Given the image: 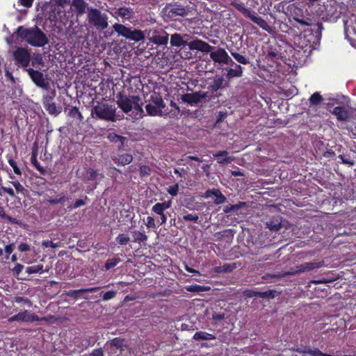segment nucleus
Returning a JSON list of instances; mask_svg holds the SVG:
<instances>
[{
  "instance_id": "f257e3e1",
  "label": "nucleus",
  "mask_w": 356,
  "mask_h": 356,
  "mask_svg": "<svg viewBox=\"0 0 356 356\" xmlns=\"http://www.w3.org/2000/svg\"><path fill=\"white\" fill-rule=\"evenodd\" d=\"M17 38L35 47H42L49 43V39L38 26L31 28L19 26L15 31Z\"/></svg>"
},
{
  "instance_id": "f03ea898",
  "label": "nucleus",
  "mask_w": 356,
  "mask_h": 356,
  "mask_svg": "<svg viewBox=\"0 0 356 356\" xmlns=\"http://www.w3.org/2000/svg\"><path fill=\"white\" fill-rule=\"evenodd\" d=\"M87 19L89 25L98 31H104L108 26V15L97 8H88Z\"/></svg>"
},
{
  "instance_id": "7ed1b4c3",
  "label": "nucleus",
  "mask_w": 356,
  "mask_h": 356,
  "mask_svg": "<svg viewBox=\"0 0 356 356\" xmlns=\"http://www.w3.org/2000/svg\"><path fill=\"white\" fill-rule=\"evenodd\" d=\"M161 13L164 21L167 22L180 21L181 18L186 17L188 14L184 6L177 3L167 4L162 9Z\"/></svg>"
},
{
  "instance_id": "20e7f679",
  "label": "nucleus",
  "mask_w": 356,
  "mask_h": 356,
  "mask_svg": "<svg viewBox=\"0 0 356 356\" xmlns=\"http://www.w3.org/2000/svg\"><path fill=\"white\" fill-rule=\"evenodd\" d=\"M92 114L95 115V118L99 120L108 122H115L116 120L115 106L106 102H98L97 104L92 107Z\"/></svg>"
},
{
  "instance_id": "39448f33",
  "label": "nucleus",
  "mask_w": 356,
  "mask_h": 356,
  "mask_svg": "<svg viewBox=\"0 0 356 356\" xmlns=\"http://www.w3.org/2000/svg\"><path fill=\"white\" fill-rule=\"evenodd\" d=\"M147 103L145 110L147 115L151 116H161L165 104L159 92H152L149 99L145 100Z\"/></svg>"
},
{
  "instance_id": "423d86ee",
  "label": "nucleus",
  "mask_w": 356,
  "mask_h": 356,
  "mask_svg": "<svg viewBox=\"0 0 356 356\" xmlns=\"http://www.w3.org/2000/svg\"><path fill=\"white\" fill-rule=\"evenodd\" d=\"M232 6L238 11L243 14L244 17L250 19L251 21L257 24L263 30L269 31V30L270 29V26L268 24L265 19L257 15V14L254 12H252L249 8H245L242 3L234 2L232 3Z\"/></svg>"
},
{
  "instance_id": "0eeeda50",
  "label": "nucleus",
  "mask_w": 356,
  "mask_h": 356,
  "mask_svg": "<svg viewBox=\"0 0 356 356\" xmlns=\"http://www.w3.org/2000/svg\"><path fill=\"white\" fill-rule=\"evenodd\" d=\"M116 99L118 107L124 113H128L133 109L135 100H138V95H127L122 92H118L116 95Z\"/></svg>"
},
{
  "instance_id": "6e6552de",
  "label": "nucleus",
  "mask_w": 356,
  "mask_h": 356,
  "mask_svg": "<svg viewBox=\"0 0 356 356\" xmlns=\"http://www.w3.org/2000/svg\"><path fill=\"white\" fill-rule=\"evenodd\" d=\"M26 71L35 86L47 90L50 89V84L49 81L45 79L42 72L33 68H28Z\"/></svg>"
},
{
  "instance_id": "1a4fd4ad",
  "label": "nucleus",
  "mask_w": 356,
  "mask_h": 356,
  "mask_svg": "<svg viewBox=\"0 0 356 356\" xmlns=\"http://www.w3.org/2000/svg\"><path fill=\"white\" fill-rule=\"evenodd\" d=\"M16 63L27 67L31 62V54L27 48L17 47L13 53Z\"/></svg>"
},
{
  "instance_id": "9d476101",
  "label": "nucleus",
  "mask_w": 356,
  "mask_h": 356,
  "mask_svg": "<svg viewBox=\"0 0 356 356\" xmlns=\"http://www.w3.org/2000/svg\"><path fill=\"white\" fill-rule=\"evenodd\" d=\"M148 39L158 45H165L168 41V34L162 29L149 30Z\"/></svg>"
},
{
  "instance_id": "9b49d317",
  "label": "nucleus",
  "mask_w": 356,
  "mask_h": 356,
  "mask_svg": "<svg viewBox=\"0 0 356 356\" xmlns=\"http://www.w3.org/2000/svg\"><path fill=\"white\" fill-rule=\"evenodd\" d=\"M45 197L47 202L51 205H64L66 202H69L70 200V197L65 193H56L54 190H49L45 195Z\"/></svg>"
},
{
  "instance_id": "f8f14e48",
  "label": "nucleus",
  "mask_w": 356,
  "mask_h": 356,
  "mask_svg": "<svg viewBox=\"0 0 356 356\" xmlns=\"http://www.w3.org/2000/svg\"><path fill=\"white\" fill-rule=\"evenodd\" d=\"M208 97L207 92L197 91L192 93H186L181 95V100L191 106L197 105L201 103L202 99Z\"/></svg>"
},
{
  "instance_id": "ddd939ff",
  "label": "nucleus",
  "mask_w": 356,
  "mask_h": 356,
  "mask_svg": "<svg viewBox=\"0 0 356 356\" xmlns=\"http://www.w3.org/2000/svg\"><path fill=\"white\" fill-rule=\"evenodd\" d=\"M8 321L32 323L35 321H39V316L35 313H31L27 310H24L10 317Z\"/></svg>"
},
{
  "instance_id": "4468645a",
  "label": "nucleus",
  "mask_w": 356,
  "mask_h": 356,
  "mask_svg": "<svg viewBox=\"0 0 356 356\" xmlns=\"http://www.w3.org/2000/svg\"><path fill=\"white\" fill-rule=\"evenodd\" d=\"M124 339L121 337H115L111 340L110 341H107L104 345V348L108 351V354L114 355L118 353V350H120L121 353L124 350Z\"/></svg>"
},
{
  "instance_id": "2eb2a0df",
  "label": "nucleus",
  "mask_w": 356,
  "mask_h": 356,
  "mask_svg": "<svg viewBox=\"0 0 356 356\" xmlns=\"http://www.w3.org/2000/svg\"><path fill=\"white\" fill-rule=\"evenodd\" d=\"M210 58L213 61L218 63L234 64V61L229 56L227 51L222 48H218L216 51H210Z\"/></svg>"
},
{
  "instance_id": "dca6fc26",
  "label": "nucleus",
  "mask_w": 356,
  "mask_h": 356,
  "mask_svg": "<svg viewBox=\"0 0 356 356\" xmlns=\"http://www.w3.org/2000/svg\"><path fill=\"white\" fill-rule=\"evenodd\" d=\"M324 266V261L318 262H305L300 265L296 266V270L286 273L287 275H294L297 273H303L305 271H309L314 269L320 268Z\"/></svg>"
},
{
  "instance_id": "f3484780",
  "label": "nucleus",
  "mask_w": 356,
  "mask_h": 356,
  "mask_svg": "<svg viewBox=\"0 0 356 356\" xmlns=\"http://www.w3.org/2000/svg\"><path fill=\"white\" fill-rule=\"evenodd\" d=\"M188 47L191 50H197L203 53H209L215 47L200 39H195L188 42Z\"/></svg>"
},
{
  "instance_id": "a211bd4d",
  "label": "nucleus",
  "mask_w": 356,
  "mask_h": 356,
  "mask_svg": "<svg viewBox=\"0 0 356 356\" xmlns=\"http://www.w3.org/2000/svg\"><path fill=\"white\" fill-rule=\"evenodd\" d=\"M115 15H118L124 20L131 21L135 17L134 8L127 6H121L115 11Z\"/></svg>"
},
{
  "instance_id": "6ab92c4d",
  "label": "nucleus",
  "mask_w": 356,
  "mask_h": 356,
  "mask_svg": "<svg viewBox=\"0 0 356 356\" xmlns=\"http://www.w3.org/2000/svg\"><path fill=\"white\" fill-rule=\"evenodd\" d=\"M212 195L216 197V200H214V203L216 204H220L225 202L226 201V197L219 189L213 188L206 191L204 193V197L209 198Z\"/></svg>"
},
{
  "instance_id": "aec40b11",
  "label": "nucleus",
  "mask_w": 356,
  "mask_h": 356,
  "mask_svg": "<svg viewBox=\"0 0 356 356\" xmlns=\"http://www.w3.org/2000/svg\"><path fill=\"white\" fill-rule=\"evenodd\" d=\"M17 249L22 253L24 252V254L19 256L21 257L22 261L26 264H31L32 262V259L29 256V254L27 253L31 250V245L26 243H20L17 246Z\"/></svg>"
},
{
  "instance_id": "412c9836",
  "label": "nucleus",
  "mask_w": 356,
  "mask_h": 356,
  "mask_svg": "<svg viewBox=\"0 0 356 356\" xmlns=\"http://www.w3.org/2000/svg\"><path fill=\"white\" fill-rule=\"evenodd\" d=\"M99 289H100V287L96 286V287L81 289H76V290H70L66 293V295L71 298L76 300L83 293L96 292L98 290H99Z\"/></svg>"
},
{
  "instance_id": "4be33fe9",
  "label": "nucleus",
  "mask_w": 356,
  "mask_h": 356,
  "mask_svg": "<svg viewBox=\"0 0 356 356\" xmlns=\"http://www.w3.org/2000/svg\"><path fill=\"white\" fill-rule=\"evenodd\" d=\"M213 156L220 164L230 163L234 159L233 156H228V152L226 150L217 152Z\"/></svg>"
},
{
  "instance_id": "5701e85b",
  "label": "nucleus",
  "mask_w": 356,
  "mask_h": 356,
  "mask_svg": "<svg viewBox=\"0 0 356 356\" xmlns=\"http://www.w3.org/2000/svg\"><path fill=\"white\" fill-rule=\"evenodd\" d=\"M38 151V146L37 142L33 143L32 154L31 157V163L35 167V168L41 173L44 174L45 172V169L44 167L41 166L39 162L37 160V155Z\"/></svg>"
},
{
  "instance_id": "b1692460",
  "label": "nucleus",
  "mask_w": 356,
  "mask_h": 356,
  "mask_svg": "<svg viewBox=\"0 0 356 356\" xmlns=\"http://www.w3.org/2000/svg\"><path fill=\"white\" fill-rule=\"evenodd\" d=\"M332 113L337 116L339 121L345 122L349 118L348 111L344 106H336L334 108Z\"/></svg>"
},
{
  "instance_id": "393cba45",
  "label": "nucleus",
  "mask_w": 356,
  "mask_h": 356,
  "mask_svg": "<svg viewBox=\"0 0 356 356\" xmlns=\"http://www.w3.org/2000/svg\"><path fill=\"white\" fill-rule=\"evenodd\" d=\"M139 348L143 354H149L154 353L158 349V346L153 344L152 341L148 339L141 343Z\"/></svg>"
},
{
  "instance_id": "a878e982",
  "label": "nucleus",
  "mask_w": 356,
  "mask_h": 356,
  "mask_svg": "<svg viewBox=\"0 0 356 356\" xmlns=\"http://www.w3.org/2000/svg\"><path fill=\"white\" fill-rule=\"evenodd\" d=\"M224 81L225 80L222 76H216L214 78L213 81L209 85L208 90L212 93L218 91L219 89L223 87Z\"/></svg>"
},
{
  "instance_id": "bb28decb",
  "label": "nucleus",
  "mask_w": 356,
  "mask_h": 356,
  "mask_svg": "<svg viewBox=\"0 0 356 356\" xmlns=\"http://www.w3.org/2000/svg\"><path fill=\"white\" fill-rule=\"evenodd\" d=\"M145 38V35L141 30L131 29L127 39L134 42H140L144 40Z\"/></svg>"
},
{
  "instance_id": "cd10ccee",
  "label": "nucleus",
  "mask_w": 356,
  "mask_h": 356,
  "mask_svg": "<svg viewBox=\"0 0 356 356\" xmlns=\"http://www.w3.org/2000/svg\"><path fill=\"white\" fill-rule=\"evenodd\" d=\"M188 42L184 40L181 35L179 33H174L170 37V44L172 47H181L188 46Z\"/></svg>"
},
{
  "instance_id": "c85d7f7f",
  "label": "nucleus",
  "mask_w": 356,
  "mask_h": 356,
  "mask_svg": "<svg viewBox=\"0 0 356 356\" xmlns=\"http://www.w3.org/2000/svg\"><path fill=\"white\" fill-rule=\"evenodd\" d=\"M298 351L311 356H332L331 355L322 353L318 348L312 349L309 346H303L298 349Z\"/></svg>"
},
{
  "instance_id": "c756f323",
  "label": "nucleus",
  "mask_w": 356,
  "mask_h": 356,
  "mask_svg": "<svg viewBox=\"0 0 356 356\" xmlns=\"http://www.w3.org/2000/svg\"><path fill=\"white\" fill-rule=\"evenodd\" d=\"M238 267L236 263L224 264L222 266L214 268V272L217 273H231Z\"/></svg>"
},
{
  "instance_id": "7c9ffc66",
  "label": "nucleus",
  "mask_w": 356,
  "mask_h": 356,
  "mask_svg": "<svg viewBox=\"0 0 356 356\" xmlns=\"http://www.w3.org/2000/svg\"><path fill=\"white\" fill-rule=\"evenodd\" d=\"M87 6L88 3L85 0H72V6L74 8L76 13L79 15H81L85 13Z\"/></svg>"
},
{
  "instance_id": "2f4dec72",
  "label": "nucleus",
  "mask_w": 356,
  "mask_h": 356,
  "mask_svg": "<svg viewBox=\"0 0 356 356\" xmlns=\"http://www.w3.org/2000/svg\"><path fill=\"white\" fill-rule=\"evenodd\" d=\"M243 76V67L240 65H235V68H229L227 70L226 76L228 79L234 77H241Z\"/></svg>"
},
{
  "instance_id": "473e14b6",
  "label": "nucleus",
  "mask_w": 356,
  "mask_h": 356,
  "mask_svg": "<svg viewBox=\"0 0 356 356\" xmlns=\"http://www.w3.org/2000/svg\"><path fill=\"white\" fill-rule=\"evenodd\" d=\"M114 31L120 36H122L127 39L129 33L131 28L127 27L126 26L121 24H115L113 26Z\"/></svg>"
},
{
  "instance_id": "72a5a7b5",
  "label": "nucleus",
  "mask_w": 356,
  "mask_h": 356,
  "mask_svg": "<svg viewBox=\"0 0 356 356\" xmlns=\"http://www.w3.org/2000/svg\"><path fill=\"white\" fill-rule=\"evenodd\" d=\"M193 339L195 341L200 340H213L216 339V335L207 332L199 331L195 333Z\"/></svg>"
},
{
  "instance_id": "f704fd0d",
  "label": "nucleus",
  "mask_w": 356,
  "mask_h": 356,
  "mask_svg": "<svg viewBox=\"0 0 356 356\" xmlns=\"http://www.w3.org/2000/svg\"><path fill=\"white\" fill-rule=\"evenodd\" d=\"M171 206V201H167L161 203H156L152 207V211L159 215L163 214L164 211Z\"/></svg>"
},
{
  "instance_id": "c9c22d12",
  "label": "nucleus",
  "mask_w": 356,
  "mask_h": 356,
  "mask_svg": "<svg viewBox=\"0 0 356 356\" xmlns=\"http://www.w3.org/2000/svg\"><path fill=\"white\" fill-rule=\"evenodd\" d=\"M108 140L111 143H119V147H121L124 145L125 141V137L118 135L115 133H109L107 136Z\"/></svg>"
},
{
  "instance_id": "e433bc0d",
  "label": "nucleus",
  "mask_w": 356,
  "mask_h": 356,
  "mask_svg": "<svg viewBox=\"0 0 356 356\" xmlns=\"http://www.w3.org/2000/svg\"><path fill=\"white\" fill-rule=\"evenodd\" d=\"M133 241L135 243H140L147 240V236L145 234V232H141L140 231L134 230L131 232Z\"/></svg>"
},
{
  "instance_id": "4c0bfd02",
  "label": "nucleus",
  "mask_w": 356,
  "mask_h": 356,
  "mask_svg": "<svg viewBox=\"0 0 356 356\" xmlns=\"http://www.w3.org/2000/svg\"><path fill=\"white\" fill-rule=\"evenodd\" d=\"M44 108L49 114L54 116L58 115L61 112V108L57 107L55 102L48 104Z\"/></svg>"
},
{
  "instance_id": "58836bf2",
  "label": "nucleus",
  "mask_w": 356,
  "mask_h": 356,
  "mask_svg": "<svg viewBox=\"0 0 356 356\" xmlns=\"http://www.w3.org/2000/svg\"><path fill=\"white\" fill-rule=\"evenodd\" d=\"M121 261L120 258L114 257L113 258L108 259L104 264V270H109L111 268L115 267Z\"/></svg>"
},
{
  "instance_id": "ea45409f",
  "label": "nucleus",
  "mask_w": 356,
  "mask_h": 356,
  "mask_svg": "<svg viewBox=\"0 0 356 356\" xmlns=\"http://www.w3.org/2000/svg\"><path fill=\"white\" fill-rule=\"evenodd\" d=\"M44 266L42 264H38L31 266H28L26 268V273L28 274H34V273H41L42 272H47L48 269L44 270Z\"/></svg>"
},
{
  "instance_id": "a19ab883",
  "label": "nucleus",
  "mask_w": 356,
  "mask_h": 356,
  "mask_svg": "<svg viewBox=\"0 0 356 356\" xmlns=\"http://www.w3.org/2000/svg\"><path fill=\"white\" fill-rule=\"evenodd\" d=\"M143 102H141L140 97L138 96V100H135L134 106L133 109L136 113V115H138V118H142L144 115V110L143 108Z\"/></svg>"
},
{
  "instance_id": "79ce46f5",
  "label": "nucleus",
  "mask_w": 356,
  "mask_h": 356,
  "mask_svg": "<svg viewBox=\"0 0 356 356\" xmlns=\"http://www.w3.org/2000/svg\"><path fill=\"white\" fill-rule=\"evenodd\" d=\"M323 99L322 95L319 92H316L310 96L309 102L311 106H317L321 104Z\"/></svg>"
},
{
  "instance_id": "37998d69",
  "label": "nucleus",
  "mask_w": 356,
  "mask_h": 356,
  "mask_svg": "<svg viewBox=\"0 0 356 356\" xmlns=\"http://www.w3.org/2000/svg\"><path fill=\"white\" fill-rule=\"evenodd\" d=\"M31 61V65L35 68H40V66L44 65L42 56L40 54H34Z\"/></svg>"
},
{
  "instance_id": "c03bdc74",
  "label": "nucleus",
  "mask_w": 356,
  "mask_h": 356,
  "mask_svg": "<svg viewBox=\"0 0 356 356\" xmlns=\"http://www.w3.org/2000/svg\"><path fill=\"white\" fill-rule=\"evenodd\" d=\"M0 218L5 219L14 225H20L21 224L19 220H17L15 218H13L11 216L6 215L4 208L1 206H0Z\"/></svg>"
},
{
  "instance_id": "a18cd8bd",
  "label": "nucleus",
  "mask_w": 356,
  "mask_h": 356,
  "mask_svg": "<svg viewBox=\"0 0 356 356\" xmlns=\"http://www.w3.org/2000/svg\"><path fill=\"white\" fill-rule=\"evenodd\" d=\"M230 54L238 63L243 64V65L249 64L250 61H249L248 58H247L243 55H241L240 54H238L236 51H230Z\"/></svg>"
},
{
  "instance_id": "49530a36",
  "label": "nucleus",
  "mask_w": 356,
  "mask_h": 356,
  "mask_svg": "<svg viewBox=\"0 0 356 356\" xmlns=\"http://www.w3.org/2000/svg\"><path fill=\"white\" fill-rule=\"evenodd\" d=\"M56 96V91L54 90H51L49 92L48 94L43 95L42 97V104L43 106L47 105L48 104L53 103V99Z\"/></svg>"
},
{
  "instance_id": "de8ad7c7",
  "label": "nucleus",
  "mask_w": 356,
  "mask_h": 356,
  "mask_svg": "<svg viewBox=\"0 0 356 356\" xmlns=\"http://www.w3.org/2000/svg\"><path fill=\"white\" fill-rule=\"evenodd\" d=\"M68 115L72 118L78 119L79 121H82L83 119V117L79 109L76 106H73L71 109H70Z\"/></svg>"
},
{
  "instance_id": "09e8293b",
  "label": "nucleus",
  "mask_w": 356,
  "mask_h": 356,
  "mask_svg": "<svg viewBox=\"0 0 356 356\" xmlns=\"http://www.w3.org/2000/svg\"><path fill=\"white\" fill-rule=\"evenodd\" d=\"M132 160V155L127 153L120 155L118 157V162L123 165L129 164Z\"/></svg>"
},
{
  "instance_id": "8fccbe9b",
  "label": "nucleus",
  "mask_w": 356,
  "mask_h": 356,
  "mask_svg": "<svg viewBox=\"0 0 356 356\" xmlns=\"http://www.w3.org/2000/svg\"><path fill=\"white\" fill-rule=\"evenodd\" d=\"M186 289L187 291H189V292H197V293L204 292V291H207V288L206 286L198 285V284H193V285L188 286H186Z\"/></svg>"
},
{
  "instance_id": "3c124183",
  "label": "nucleus",
  "mask_w": 356,
  "mask_h": 356,
  "mask_svg": "<svg viewBox=\"0 0 356 356\" xmlns=\"http://www.w3.org/2000/svg\"><path fill=\"white\" fill-rule=\"evenodd\" d=\"M276 291L275 290H268L266 291H259V297L262 298L273 299L275 297Z\"/></svg>"
},
{
  "instance_id": "603ef678",
  "label": "nucleus",
  "mask_w": 356,
  "mask_h": 356,
  "mask_svg": "<svg viewBox=\"0 0 356 356\" xmlns=\"http://www.w3.org/2000/svg\"><path fill=\"white\" fill-rule=\"evenodd\" d=\"M116 241L119 245H124L130 241V238L127 234H120L117 236Z\"/></svg>"
},
{
  "instance_id": "864d4df0",
  "label": "nucleus",
  "mask_w": 356,
  "mask_h": 356,
  "mask_svg": "<svg viewBox=\"0 0 356 356\" xmlns=\"http://www.w3.org/2000/svg\"><path fill=\"white\" fill-rule=\"evenodd\" d=\"M86 204V202L83 200H76L73 204L67 206V209L69 211H72L73 209L84 206Z\"/></svg>"
},
{
  "instance_id": "5fc2aeb1",
  "label": "nucleus",
  "mask_w": 356,
  "mask_h": 356,
  "mask_svg": "<svg viewBox=\"0 0 356 356\" xmlns=\"http://www.w3.org/2000/svg\"><path fill=\"white\" fill-rule=\"evenodd\" d=\"M183 219L185 221H192L194 222H197L199 220V216L197 214H192L186 213L183 216Z\"/></svg>"
},
{
  "instance_id": "6e6d98bb",
  "label": "nucleus",
  "mask_w": 356,
  "mask_h": 356,
  "mask_svg": "<svg viewBox=\"0 0 356 356\" xmlns=\"http://www.w3.org/2000/svg\"><path fill=\"white\" fill-rule=\"evenodd\" d=\"M225 317V314L224 312L222 313H215L212 315V320L213 321L215 324L219 323L222 321Z\"/></svg>"
},
{
  "instance_id": "4d7b16f0",
  "label": "nucleus",
  "mask_w": 356,
  "mask_h": 356,
  "mask_svg": "<svg viewBox=\"0 0 356 356\" xmlns=\"http://www.w3.org/2000/svg\"><path fill=\"white\" fill-rule=\"evenodd\" d=\"M167 191L168 193L171 195L172 196H175L177 195L178 192H179V184H174V185H172V186H170L168 188H167Z\"/></svg>"
},
{
  "instance_id": "13d9d810",
  "label": "nucleus",
  "mask_w": 356,
  "mask_h": 356,
  "mask_svg": "<svg viewBox=\"0 0 356 356\" xmlns=\"http://www.w3.org/2000/svg\"><path fill=\"white\" fill-rule=\"evenodd\" d=\"M259 291H256L252 289H245L243 291V296L246 298H252L254 296L259 297Z\"/></svg>"
},
{
  "instance_id": "bf43d9fd",
  "label": "nucleus",
  "mask_w": 356,
  "mask_h": 356,
  "mask_svg": "<svg viewBox=\"0 0 356 356\" xmlns=\"http://www.w3.org/2000/svg\"><path fill=\"white\" fill-rule=\"evenodd\" d=\"M14 301L17 303H24L29 307L32 305V302L29 299L21 296L15 297Z\"/></svg>"
},
{
  "instance_id": "052dcab7",
  "label": "nucleus",
  "mask_w": 356,
  "mask_h": 356,
  "mask_svg": "<svg viewBox=\"0 0 356 356\" xmlns=\"http://www.w3.org/2000/svg\"><path fill=\"white\" fill-rule=\"evenodd\" d=\"M116 293H117V291H106V293H104L102 296V299L104 300H111L113 299V298L115 297L116 296Z\"/></svg>"
},
{
  "instance_id": "680f3d73",
  "label": "nucleus",
  "mask_w": 356,
  "mask_h": 356,
  "mask_svg": "<svg viewBox=\"0 0 356 356\" xmlns=\"http://www.w3.org/2000/svg\"><path fill=\"white\" fill-rule=\"evenodd\" d=\"M8 163L13 168L16 175H21V170L18 168L17 162L15 160H13V159H8Z\"/></svg>"
},
{
  "instance_id": "e2e57ef3",
  "label": "nucleus",
  "mask_w": 356,
  "mask_h": 356,
  "mask_svg": "<svg viewBox=\"0 0 356 356\" xmlns=\"http://www.w3.org/2000/svg\"><path fill=\"white\" fill-rule=\"evenodd\" d=\"M14 248H15L14 243H10L5 246L4 251H5L6 255V258L7 259L9 258V256L10 255V254L13 252Z\"/></svg>"
},
{
  "instance_id": "0e129e2a",
  "label": "nucleus",
  "mask_w": 356,
  "mask_h": 356,
  "mask_svg": "<svg viewBox=\"0 0 356 356\" xmlns=\"http://www.w3.org/2000/svg\"><path fill=\"white\" fill-rule=\"evenodd\" d=\"M24 265L17 263L12 270L13 275L15 276H18L19 273L22 271Z\"/></svg>"
},
{
  "instance_id": "69168bd1",
  "label": "nucleus",
  "mask_w": 356,
  "mask_h": 356,
  "mask_svg": "<svg viewBox=\"0 0 356 356\" xmlns=\"http://www.w3.org/2000/svg\"><path fill=\"white\" fill-rule=\"evenodd\" d=\"M42 245L44 248H56L58 246L57 243H55L53 241H49V240L43 241L42 243Z\"/></svg>"
},
{
  "instance_id": "338daca9",
  "label": "nucleus",
  "mask_w": 356,
  "mask_h": 356,
  "mask_svg": "<svg viewBox=\"0 0 356 356\" xmlns=\"http://www.w3.org/2000/svg\"><path fill=\"white\" fill-rule=\"evenodd\" d=\"M88 356H104V351L102 348H96L92 350Z\"/></svg>"
},
{
  "instance_id": "774afa93",
  "label": "nucleus",
  "mask_w": 356,
  "mask_h": 356,
  "mask_svg": "<svg viewBox=\"0 0 356 356\" xmlns=\"http://www.w3.org/2000/svg\"><path fill=\"white\" fill-rule=\"evenodd\" d=\"M146 226L148 228L155 227L156 225H155V222H154V218L153 217L148 216L147 218Z\"/></svg>"
}]
</instances>
